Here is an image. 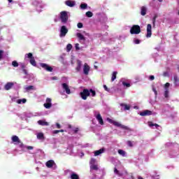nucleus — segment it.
Masks as SVG:
<instances>
[{"label":"nucleus","instance_id":"f257e3e1","mask_svg":"<svg viewBox=\"0 0 179 179\" xmlns=\"http://www.w3.org/2000/svg\"><path fill=\"white\" fill-rule=\"evenodd\" d=\"M90 93L92 97H94V96H96V91L92 89L90 90V91L87 89H84L83 92L80 93V96L83 99V100H87V97L90 96Z\"/></svg>","mask_w":179,"mask_h":179},{"label":"nucleus","instance_id":"f03ea898","mask_svg":"<svg viewBox=\"0 0 179 179\" xmlns=\"http://www.w3.org/2000/svg\"><path fill=\"white\" fill-rule=\"evenodd\" d=\"M107 121H108V122H110V124H113V125H115V127H120L122 129H128V127L127 126H124L121 124V123L114 121L110 118H107Z\"/></svg>","mask_w":179,"mask_h":179},{"label":"nucleus","instance_id":"7ed1b4c3","mask_svg":"<svg viewBox=\"0 0 179 179\" xmlns=\"http://www.w3.org/2000/svg\"><path fill=\"white\" fill-rule=\"evenodd\" d=\"M131 34H139L141 33V27L139 25H133L130 29Z\"/></svg>","mask_w":179,"mask_h":179},{"label":"nucleus","instance_id":"20e7f679","mask_svg":"<svg viewBox=\"0 0 179 179\" xmlns=\"http://www.w3.org/2000/svg\"><path fill=\"white\" fill-rule=\"evenodd\" d=\"M29 58L30 59L29 62L32 64L33 66H36V60L34 59V57H33V54L28 53L25 55L24 59H27Z\"/></svg>","mask_w":179,"mask_h":179},{"label":"nucleus","instance_id":"39448f33","mask_svg":"<svg viewBox=\"0 0 179 179\" xmlns=\"http://www.w3.org/2000/svg\"><path fill=\"white\" fill-rule=\"evenodd\" d=\"M97 161L95 159H91L90 162V169L91 170H98L99 169V166L96 164Z\"/></svg>","mask_w":179,"mask_h":179},{"label":"nucleus","instance_id":"423d86ee","mask_svg":"<svg viewBox=\"0 0 179 179\" xmlns=\"http://www.w3.org/2000/svg\"><path fill=\"white\" fill-rule=\"evenodd\" d=\"M60 19L62 23H66L68 20V13L66 11L60 13Z\"/></svg>","mask_w":179,"mask_h":179},{"label":"nucleus","instance_id":"0eeeda50","mask_svg":"<svg viewBox=\"0 0 179 179\" xmlns=\"http://www.w3.org/2000/svg\"><path fill=\"white\" fill-rule=\"evenodd\" d=\"M68 33V29L65 26H62L60 29V37H65Z\"/></svg>","mask_w":179,"mask_h":179},{"label":"nucleus","instance_id":"6e6552de","mask_svg":"<svg viewBox=\"0 0 179 179\" xmlns=\"http://www.w3.org/2000/svg\"><path fill=\"white\" fill-rule=\"evenodd\" d=\"M147 38H150V37H152V24H148L147 25V34H146Z\"/></svg>","mask_w":179,"mask_h":179},{"label":"nucleus","instance_id":"1a4fd4ad","mask_svg":"<svg viewBox=\"0 0 179 179\" xmlns=\"http://www.w3.org/2000/svg\"><path fill=\"white\" fill-rule=\"evenodd\" d=\"M41 66L48 71V72H52V67L50 66L48 64L41 63Z\"/></svg>","mask_w":179,"mask_h":179},{"label":"nucleus","instance_id":"9d476101","mask_svg":"<svg viewBox=\"0 0 179 179\" xmlns=\"http://www.w3.org/2000/svg\"><path fill=\"white\" fill-rule=\"evenodd\" d=\"M90 72V66L87 65V63H85L83 66V73L84 75H89Z\"/></svg>","mask_w":179,"mask_h":179},{"label":"nucleus","instance_id":"9b49d317","mask_svg":"<svg viewBox=\"0 0 179 179\" xmlns=\"http://www.w3.org/2000/svg\"><path fill=\"white\" fill-rule=\"evenodd\" d=\"M63 90L66 91V94H71V89L66 83H63L62 85Z\"/></svg>","mask_w":179,"mask_h":179},{"label":"nucleus","instance_id":"f8f14e48","mask_svg":"<svg viewBox=\"0 0 179 179\" xmlns=\"http://www.w3.org/2000/svg\"><path fill=\"white\" fill-rule=\"evenodd\" d=\"M45 108H51L52 104L51 103V99H46V102L43 104Z\"/></svg>","mask_w":179,"mask_h":179},{"label":"nucleus","instance_id":"ddd939ff","mask_svg":"<svg viewBox=\"0 0 179 179\" xmlns=\"http://www.w3.org/2000/svg\"><path fill=\"white\" fill-rule=\"evenodd\" d=\"M55 162H54L53 160H49L46 162V166L48 167V169H51L52 167H55Z\"/></svg>","mask_w":179,"mask_h":179},{"label":"nucleus","instance_id":"4468645a","mask_svg":"<svg viewBox=\"0 0 179 179\" xmlns=\"http://www.w3.org/2000/svg\"><path fill=\"white\" fill-rule=\"evenodd\" d=\"M34 5L36 6L38 12H41V10H40V8H43V3L41 2L35 1L34 2Z\"/></svg>","mask_w":179,"mask_h":179},{"label":"nucleus","instance_id":"2eb2a0df","mask_svg":"<svg viewBox=\"0 0 179 179\" xmlns=\"http://www.w3.org/2000/svg\"><path fill=\"white\" fill-rule=\"evenodd\" d=\"M65 3L67 6H69L70 8H73V6H75L76 3L74 1H71V0H67L65 1Z\"/></svg>","mask_w":179,"mask_h":179},{"label":"nucleus","instance_id":"dca6fc26","mask_svg":"<svg viewBox=\"0 0 179 179\" xmlns=\"http://www.w3.org/2000/svg\"><path fill=\"white\" fill-rule=\"evenodd\" d=\"M140 115L142 117H145L146 115H152V111L149 110H143V112L140 113Z\"/></svg>","mask_w":179,"mask_h":179},{"label":"nucleus","instance_id":"f3484780","mask_svg":"<svg viewBox=\"0 0 179 179\" xmlns=\"http://www.w3.org/2000/svg\"><path fill=\"white\" fill-rule=\"evenodd\" d=\"M36 138L37 139H38L39 141H44L45 137H44V134L43 132H39L36 134Z\"/></svg>","mask_w":179,"mask_h":179},{"label":"nucleus","instance_id":"a211bd4d","mask_svg":"<svg viewBox=\"0 0 179 179\" xmlns=\"http://www.w3.org/2000/svg\"><path fill=\"white\" fill-rule=\"evenodd\" d=\"M169 87H170V83H166L165 84V92H164L165 97H169Z\"/></svg>","mask_w":179,"mask_h":179},{"label":"nucleus","instance_id":"6ab92c4d","mask_svg":"<svg viewBox=\"0 0 179 179\" xmlns=\"http://www.w3.org/2000/svg\"><path fill=\"white\" fill-rule=\"evenodd\" d=\"M96 118L101 125L104 124V122H103V117H101V115H100V113L96 115Z\"/></svg>","mask_w":179,"mask_h":179},{"label":"nucleus","instance_id":"aec40b11","mask_svg":"<svg viewBox=\"0 0 179 179\" xmlns=\"http://www.w3.org/2000/svg\"><path fill=\"white\" fill-rule=\"evenodd\" d=\"M13 85H15V83H8L7 84H6L4 89L6 90H10V89H12V87H13Z\"/></svg>","mask_w":179,"mask_h":179},{"label":"nucleus","instance_id":"412c9836","mask_svg":"<svg viewBox=\"0 0 179 179\" xmlns=\"http://www.w3.org/2000/svg\"><path fill=\"white\" fill-rule=\"evenodd\" d=\"M105 150H106L104 148H101L99 150L94 151V156H100V155H101V153H104Z\"/></svg>","mask_w":179,"mask_h":179},{"label":"nucleus","instance_id":"4be33fe9","mask_svg":"<svg viewBox=\"0 0 179 179\" xmlns=\"http://www.w3.org/2000/svg\"><path fill=\"white\" fill-rule=\"evenodd\" d=\"M82 68V62L80 60L77 61V67L76 68L77 72H80Z\"/></svg>","mask_w":179,"mask_h":179},{"label":"nucleus","instance_id":"5701e85b","mask_svg":"<svg viewBox=\"0 0 179 179\" xmlns=\"http://www.w3.org/2000/svg\"><path fill=\"white\" fill-rule=\"evenodd\" d=\"M38 124L39 125H42L43 127H48V122H47L45 120H38Z\"/></svg>","mask_w":179,"mask_h":179},{"label":"nucleus","instance_id":"b1692460","mask_svg":"<svg viewBox=\"0 0 179 179\" xmlns=\"http://www.w3.org/2000/svg\"><path fill=\"white\" fill-rule=\"evenodd\" d=\"M26 92H30V90H35L36 87L33 85H29L24 87Z\"/></svg>","mask_w":179,"mask_h":179},{"label":"nucleus","instance_id":"393cba45","mask_svg":"<svg viewBox=\"0 0 179 179\" xmlns=\"http://www.w3.org/2000/svg\"><path fill=\"white\" fill-rule=\"evenodd\" d=\"M148 126L150 128H153V127H155V128H157V129H159V128H161L160 126H159V124H153L152 122H148Z\"/></svg>","mask_w":179,"mask_h":179},{"label":"nucleus","instance_id":"a878e982","mask_svg":"<svg viewBox=\"0 0 179 179\" xmlns=\"http://www.w3.org/2000/svg\"><path fill=\"white\" fill-rule=\"evenodd\" d=\"M12 141L15 143H20V140H19V137H17V136H13L12 137Z\"/></svg>","mask_w":179,"mask_h":179},{"label":"nucleus","instance_id":"bb28decb","mask_svg":"<svg viewBox=\"0 0 179 179\" xmlns=\"http://www.w3.org/2000/svg\"><path fill=\"white\" fill-rule=\"evenodd\" d=\"M26 101H27V100H26V99H17L16 101V103H17V104H24L26 103Z\"/></svg>","mask_w":179,"mask_h":179},{"label":"nucleus","instance_id":"cd10ccee","mask_svg":"<svg viewBox=\"0 0 179 179\" xmlns=\"http://www.w3.org/2000/svg\"><path fill=\"white\" fill-rule=\"evenodd\" d=\"M146 10H147L146 7H145V6L141 7V13L142 16H145V15H146Z\"/></svg>","mask_w":179,"mask_h":179},{"label":"nucleus","instance_id":"c85d7f7f","mask_svg":"<svg viewBox=\"0 0 179 179\" xmlns=\"http://www.w3.org/2000/svg\"><path fill=\"white\" fill-rule=\"evenodd\" d=\"M76 36H77L78 38H79V40H83V41H85V36H83V35H82V34L77 33Z\"/></svg>","mask_w":179,"mask_h":179},{"label":"nucleus","instance_id":"c756f323","mask_svg":"<svg viewBox=\"0 0 179 179\" xmlns=\"http://www.w3.org/2000/svg\"><path fill=\"white\" fill-rule=\"evenodd\" d=\"M71 179H79V176H78V174L73 172L71 174Z\"/></svg>","mask_w":179,"mask_h":179},{"label":"nucleus","instance_id":"7c9ffc66","mask_svg":"<svg viewBox=\"0 0 179 179\" xmlns=\"http://www.w3.org/2000/svg\"><path fill=\"white\" fill-rule=\"evenodd\" d=\"M121 82H122L123 86H126V87H131V84H129V83H125V82L124 81V78H122V79L121 80Z\"/></svg>","mask_w":179,"mask_h":179},{"label":"nucleus","instance_id":"2f4dec72","mask_svg":"<svg viewBox=\"0 0 179 179\" xmlns=\"http://www.w3.org/2000/svg\"><path fill=\"white\" fill-rule=\"evenodd\" d=\"M121 107H124V110H129L131 108V106L129 105H127L125 103H121Z\"/></svg>","mask_w":179,"mask_h":179},{"label":"nucleus","instance_id":"473e14b6","mask_svg":"<svg viewBox=\"0 0 179 179\" xmlns=\"http://www.w3.org/2000/svg\"><path fill=\"white\" fill-rule=\"evenodd\" d=\"M115 79H117V71H114L112 74V78H111L112 82H114Z\"/></svg>","mask_w":179,"mask_h":179},{"label":"nucleus","instance_id":"72a5a7b5","mask_svg":"<svg viewBox=\"0 0 179 179\" xmlns=\"http://www.w3.org/2000/svg\"><path fill=\"white\" fill-rule=\"evenodd\" d=\"M118 153H119V155H120L121 156H123L124 157V156L127 155V153L125 152V151H124L122 150H119Z\"/></svg>","mask_w":179,"mask_h":179},{"label":"nucleus","instance_id":"f704fd0d","mask_svg":"<svg viewBox=\"0 0 179 179\" xmlns=\"http://www.w3.org/2000/svg\"><path fill=\"white\" fill-rule=\"evenodd\" d=\"M72 50V45L71 44H68L66 46V51L67 52H69Z\"/></svg>","mask_w":179,"mask_h":179},{"label":"nucleus","instance_id":"c9c22d12","mask_svg":"<svg viewBox=\"0 0 179 179\" xmlns=\"http://www.w3.org/2000/svg\"><path fill=\"white\" fill-rule=\"evenodd\" d=\"M80 7V9H86V8H87V3H81Z\"/></svg>","mask_w":179,"mask_h":179},{"label":"nucleus","instance_id":"e433bc0d","mask_svg":"<svg viewBox=\"0 0 179 179\" xmlns=\"http://www.w3.org/2000/svg\"><path fill=\"white\" fill-rule=\"evenodd\" d=\"M86 16H87V17H92V16H93V13H92V12H90V11H87V12L86 13Z\"/></svg>","mask_w":179,"mask_h":179},{"label":"nucleus","instance_id":"4c0bfd02","mask_svg":"<svg viewBox=\"0 0 179 179\" xmlns=\"http://www.w3.org/2000/svg\"><path fill=\"white\" fill-rule=\"evenodd\" d=\"M114 173H115V174H117V176H122V173H120L118 171V170H117V168H115Z\"/></svg>","mask_w":179,"mask_h":179},{"label":"nucleus","instance_id":"58836bf2","mask_svg":"<svg viewBox=\"0 0 179 179\" xmlns=\"http://www.w3.org/2000/svg\"><path fill=\"white\" fill-rule=\"evenodd\" d=\"M12 65H13V66H15V67L19 66V64L16 61H13L12 62Z\"/></svg>","mask_w":179,"mask_h":179},{"label":"nucleus","instance_id":"ea45409f","mask_svg":"<svg viewBox=\"0 0 179 179\" xmlns=\"http://www.w3.org/2000/svg\"><path fill=\"white\" fill-rule=\"evenodd\" d=\"M77 26L78 29H82L83 27V24L79 22Z\"/></svg>","mask_w":179,"mask_h":179},{"label":"nucleus","instance_id":"a19ab883","mask_svg":"<svg viewBox=\"0 0 179 179\" xmlns=\"http://www.w3.org/2000/svg\"><path fill=\"white\" fill-rule=\"evenodd\" d=\"M134 44H139L141 43V41L139 39H135L134 41Z\"/></svg>","mask_w":179,"mask_h":179},{"label":"nucleus","instance_id":"79ce46f5","mask_svg":"<svg viewBox=\"0 0 179 179\" xmlns=\"http://www.w3.org/2000/svg\"><path fill=\"white\" fill-rule=\"evenodd\" d=\"M75 47H76V49L77 50H80V48H79V43H76V44L75 45Z\"/></svg>","mask_w":179,"mask_h":179},{"label":"nucleus","instance_id":"37998d69","mask_svg":"<svg viewBox=\"0 0 179 179\" xmlns=\"http://www.w3.org/2000/svg\"><path fill=\"white\" fill-rule=\"evenodd\" d=\"M3 55V51L0 50V60L2 59Z\"/></svg>","mask_w":179,"mask_h":179},{"label":"nucleus","instance_id":"c03bdc74","mask_svg":"<svg viewBox=\"0 0 179 179\" xmlns=\"http://www.w3.org/2000/svg\"><path fill=\"white\" fill-rule=\"evenodd\" d=\"M103 89H105L106 92H110V89L107 87V85H103Z\"/></svg>","mask_w":179,"mask_h":179},{"label":"nucleus","instance_id":"a18cd8bd","mask_svg":"<svg viewBox=\"0 0 179 179\" xmlns=\"http://www.w3.org/2000/svg\"><path fill=\"white\" fill-rule=\"evenodd\" d=\"M25 149H28V150H32L33 147L32 146H27V147H24Z\"/></svg>","mask_w":179,"mask_h":179},{"label":"nucleus","instance_id":"49530a36","mask_svg":"<svg viewBox=\"0 0 179 179\" xmlns=\"http://www.w3.org/2000/svg\"><path fill=\"white\" fill-rule=\"evenodd\" d=\"M149 79H150V80H155V76H150Z\"/></svg>","mask_w":179,"mask_h":179},{"label":"nucleus","instance_id":"de8ad7c7","mask_svg":"<svg viewBox=\"0 0 179 179\" xmlns=\"http://www.w3.org/2000/svg\"><path fill=\"white\" fill-rule=\"evenodd\" d=\"M52 134H59V130H55L52 131Z\"/></svg>","mask_w":179,"mask_h":179},{"label":"nucleus","instance_id":"09e8293b","mask_svg":"<svg viewBox=\"0 0 179 179\" xmlns=\"http://www.w3.org/2000/svg\"><path fill=\"white\" fill-rule=\"evenodd\" d=\"M56 127H57V128L59 129V128H61V124L59 123H56Z\"/></svg>","mask_w":179,"mask_h":179},{"label":"nucleus","instance_id":"8fccbe9b","mask_svg":"<svg viewBox=\"0 0 179 179\" xmlns=\"http://www.w3.org/2000/svg\"><path fill=\"white\" fill-rule=\"evenodd\" d=\"M127 145H128L129 146H132V142H131V141H127Z\"/></svg>","mask_w":179,"mask_h":179},{"label":"nucleus","instance_id":"3c124183","mask_svg":"<svg viewBox=\"0 0 179 179\" xmlns=\"http://www.w3.org/2000/svg\"><path fill=\"white\" fill-rule=\"evenodd\" d=\"M153 92H155V96H157V91H156V89L153 88Z\"/></svg>","mask_w":179,"mask_h":179},{"label":"nucleus","instance_id":"603ef678","mask_svg":"<svg viewBox=\"0 0 179 179\" xmlns=\"http://www.w3.org/2000/svg\"><path fill=\"white\" fill-rule=\"evenodd\" d=\"M174 80H175L176 83H177V82H178V80L177 79V76L174 77Z\"/></svg>","mask_w":179,"mask_h":179},{"label":"nucleus","instance_id":"864d4df0","mask_svg":"<svg viewBox=\"0 0 179 179\" xmlns=\"http://www.w3.org/2000/svg\"><path fill=\"white\" fill-rule=\"evenodd\" d=\"M164 76H169V73L167 72L164 73Z\"/></svg>","mask_w":179,"mask_h":179},{"label":"nucleus","instance_id":"5fc2aeb1","mask_svg":"<svg viewBox=\"0 0 179 179\" xmlns=\"http://www.w3.org/2000/svg\"><path fill=\"white\" fill-rule=\"evenodd\" d=\"M78 131H79V129H78V128H76V129H74V132H78Z\"/></svg>","mask_w":179,"mask_h":179},{"label":"nucleus","instance_id":"6e6d98bb","mask_svg":"<svg viewBox=\"0 0 179 179\" xmlns=\"http://www.w3.org/2000/svg\"><path fill=\"white\" fill-rule=\"evenodd\" d=\"M24 72L25 75H27V71L26 70H24Z\"/></svg>","mask_w":179,"mask_h":179},{"label":"nucleus","instance_id":"4d7b16f0","mask_svg":"<svg viewBox=\"0 0 179 179\" xmlns=\"http://www.w3.org/2000/svg\"><path fill=\"white\" fill-rule=\"evenodd\" d=\"M134 108H135L136 110H138V106H134Z\"/></svg>","mask_w":179,"mask_h":179},{"label":"nucleus","instance_id":"13d9d810","mask_svg":"<svg viewBox=\"0 0 179 179\" xmlns=\"http://www.w3.org/2000/svg\"><path fill=\"white\" fill-rule=\"evenodd\" d=\"M9 3H12V0H8Z\"/></svg>","mask_w":179,"mask_h":179},{"label":"nucleus","instance_id":"bf43d9fd","mask_svg":"<svg viewBox=\"0 0 179 179\" xmlns=\"http://www.w3.org/2000/svg\"><path fill=\"white\" fill-rule=\"evenodd\" d=\"M59 132H64V130H63V129L59 130Z\"/></svg>","mask_w":179,"mask_h":179},{"label":"nucleus","instance_id":"052dcab7","mask_svg":"<svg viewBox=\"0 0 179 179\" xmlns=\"http://www.w3.org/2000/svg\"><path fill=\"white\" fill-rule=\"evenodd\" d=\"M159 2H162L163 0H158Z\"/></svg>","mask_w":179,"mask_h":179},{"label":"nucleus","instance_id":"680f3d73","mask_svg":"<svg viewBox=\"0 0 179 179\" xmlns=\"http://www.w3.org/2000/svg\"><path fill=\"white\" fill-rule=\"evenodd\" d=\"M156 20V17H154V21Z\"/></svg>","mask_w":179,"mask_h":179},{"label":"nucleus","instance_id":"e2e57ef3","mask_svg":"<svg viewBox=\"0 0 179 179\" xmlns=\"http://www.w3.org/2000/svg\"><path fill=\"white\" fill-rule=\"evenodd\" d=\"M53 79H57L56 78H53Z\"/></svg>","mask_w":179,"mask_h":179}]
</instances>
